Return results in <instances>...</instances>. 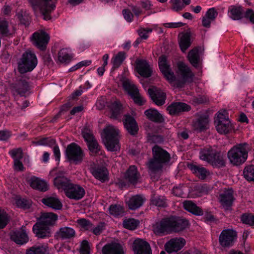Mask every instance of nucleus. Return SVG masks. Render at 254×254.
Returning <instances> with one entry per match:
<instances>
[{"instance_id":"nucleus-1","label":"nucleus","mask_w":254,"mask_h":254,"mask_svg":"<svg viewBox=\"0 0 254 254\" xmlns=\"http://www.w3.org/2000/svg\"><path fill=\"white\" fill-rule=\"evenodd\" d=\"M166 80L176 88H182L193 81L194 74L187 64H159Z\"/></svg>"},{"instance_id":"nucleus-2","label":"nucleus","mask_w":254,"mask_h":254,"mask_svg":"<svg viewBox=\"0 0 254 254\" xmlns=\"http://www.w3.org/2000/svg\"><path fill=\"white\" fill-rule=\"evenodd\" d=\"M152 158L146 163L149 170L151 173H156L162 170L163 166L170 159V154L164 149L156 145L152 147Z\"/></svg>"},{"instance_id":"nucleus-3","label":"nucleus","mask_w":254,"mask_h":254,"mask_svg":"<svg viewBox=\"0 0 254 254\" xmlns=\"http://www.w3.org/2000/svg\"><path fill=\"white\" fill-rule=\"evenodd\" d=\"M250 150V147L248 143H240L234 146L228 151V157L232 164L238 166L246 161Z\"/></svg>"},{"instance_id":"nucleus-4","label":"nucleus","mask_w":254,"mask_h":254,"mask_svg":"<svg viewBox=\"0 0 254 254\" xmlns=\"http://www.w3.org/2000/svg\"><path fill=\"white\" fill-rule=\"evenodd\" d=\"M118 133L119 130L112 126H108L103 129L101 135L108 150L116 151L120 149Z\"/></svg>"},{"instance_id":"nucleus-5","label":"nucleus","mask_w":254,"mask_h":254,"mask_svg":"<svg viewBox=\"0 0 254 254\" xmlns=\"http://www.w3.org/2000/svg\"><path fill=\"white\" fill-rule=\"evenodd\" d=\"M34 8L39 7L45 20L51 19L50 13L56 7L57 0H29Z\"/></svg>"},{"instance_id":"nucleus-6","label":"nucleus","mask_w":254,"mask_h":254,"mask_svg":"<svg viewBox=\"0 0 254 254\" xmlns=\"http://www.w3.org/2000/svg\"><path fill=\"white\" fill-rule=\"evenodd\" d=\"M66 155L70 161L75 164L80 163L84 157V152L80 147L74 143H72L67 146Z\"/></svg>"},{"instance_id":"nucleus-7","label":"nucleus","mask_w":254,"mask_h":254,"mask_svg":"<svg viewBox=\"0 0 254 254\" xmlns=\"http://www.w3.org/2000/svg\"><path fill=\"white\" fill-rule=\"evenodd\" d=\"M226 114V111L219 112L215 121L216 129L221 134H227L232 129V125Z\"/></svg>"},{"instance_id":"nucleus-8","label":"nucleus","mask_w":254,"mask_h":254,"mask_svg":"<svg viewBox=\"0 0 254 254\" xmlns=\"http://www.w3.org/2000/svg\"><path fill=\"white\" fill-rule=\"evenodd\" d=\"M32 44L41 51L46 49L50 40V36L43 30H38L34 32L30 38Z\"/></svg>"},{"instance_id":"nucleus-9","label":"nucleus","mask_w":254,"mask_h":254,"mask_svg":"<svg viewBox=\"0 0 254 254\" xmlns=\"http://www.w3.org/2000/svg\"><path fill=\"white\" fill-rule=\"evenodd\" d=\"M171 217L162 219L156 222L153 226V231L156 235L163 236L172 232Z\"/></svg>"},{"instance_id":"nucleus-10","label":"nucleus","mask_w":254,"mask_h":254,"mask_svg":"<svg viewBox=\"0 0 254 254\" xmlns=\"http://www.w3.org/2000/svg\"><path fill=\"white\" fill-rule=\"evenodd\" d=\"M236 238V231L229 229L223 230L219 238L220 245L224 248L230 247L233 245Z\"/></svg>"},{"instance_id":"nucleus-11","label":"nucleus","mask_w":254,"mask_h":254,"mask_svg":"<svg viewBox=\"0 0 254 254\" xmlns=\"http://www.w3.org/2000/svg\"><path fill=\"white\" fill-rule=\"evenodd\" d=\"M66 196L70 199L79 200L85 195L84 189L81 186L70 184L64 191Z\"/></svg>"},{"instance_id":"nucleus-12","label":"nucleus","mask_w":254,"mask_h":254,"mask_svg":"<svg viewBox=\"0 0 254 254\" xmlns=\"http://www.w3.org/2000/svg\"><path fill=\"white\" fill-rule=\"evenodd\" d=\"M132 250L134 254H152L151 249L149 243L139 238L133 241Z\"/></svg>"},{"instance_id":"nucleus-13","label":"nucleus","mask_w":254,"mask_h":254,"mask_svg":"<svg viewBox=\"0 0 254 254\" xmlns=\"http://www.w3.org/2000/svg\"><path fill=\"white\" fill-rule=\"evenodd\" d=\"M128 94H129L133 102L139 106L143 105L146 100L140 95L137 86L133 81L128 79Z\"/></svg>"},{"instance_id":"nucleus-14","label":"nucleus","mask_w":254,"mask_h":254,"mask_svg":"<svg viewBox=\"0 0 254 254\" xmlns=\"http://www.w3.org/2000/svg\"><path fill=\"white\" fill-rule=\"evenodd\" d=\"M219 199L223 208L229 210L235 200L233 190L232 189L225 190L220 194Z\"/></svg>"},{"instance_id":"nucleus-15","label":"nucleus","mask_w":254,"mask_h":254,"mask_svg":"<svg viewBox=\"0 0 254 254\" xmlns=\"http://www.w3.org/2000/svg\"><path fill=\"white\" fill-rule=\"evenodd\" d=\"M148 93L152 101L157 106H162L166 100L165 94L160 89L155 87L149 88Z\"/></svg>"},{"instance_id":"nucleus-16","label":"nucleus","mask_w":254,"mask_h":254,"mask_svg":"<svg viewBox=\"0 0 254 254\" xmlns=\"http://www.w3.org/2000/svg\"><path fill=\"white\" fill-rule=\"evenodd\" d=\"M27 181L30 186L34 190L43 192L46 191L48 190L49 185L48 183L44 180L34 176L29 178Z\"/></svg>"},{"instance_id":"nucleus-17","label":"nucleus","mask_w":254,"mask_h":254,"mask_svg":"<svg viewBox=\"0 0 254 254\" xmlns=\"http://www.w3.org/2000/svg\"><path fill=\"white\" fill-rule=\"evenodd\" d=\"M186 241L182 238L171 239L165 244V249L169 253L177 252L185 245Z\"/></svg>"},{"instance_id":"nucleus-18","label":"nucleus","mask_w":254,"mask_h":254,"mask_svg":"<svg viewBox=\"0 0 254 254\" xmlns=\"http://www.w3.org/2000/svg\"><path fill=\"white\" fill-rule=\"evenodd\" d=\"M190 110V105L185 103L173 102L167 108V110L171 115H177L183 112H187Z\"/></svg>"},{"instance_id":"nucleus-19","label":"nucleus","mask_w":254,"mask_h":254,"mask_svg":"<svg viewBox=\"0 0 254 254\" xmlns=\"http://www.w3.org/2000/svg\"><path fill=\"white\" fill-rule=\"evenodd\" d=\"M172 232H179L187 228L189 221L185 218L176 216H170Z\"/></svg>"},{"instance_id":"nucleus-20","label":"nucleus","mask_w":254,"mask_h":254,"mask_svg":"<svg viewBox=\"0 0 254 254\" xmlns=\"http://www.w3.org/2000/svg\"><path fill=\"white\" fill-rule=\"evenodd\" d=\"M33 231L36 236L39 238H49L51 236L49 227L38 222L33 226Z\"/></svg>"},{"instance_id":"nucleus-21","label":"nucleus","mask_w":254,"mask_h":254,"mask_svg":"<svg viewBox=\"0 0 254 254\" xmlns=\"http://www.w3.org/2000/svg\"><path fill=\"white\" fill-rule=\"evenodd\" d=\"M10 239L15 243L20 245L26 244L29 240L27 234L23 229L11 232Z\"/></svg>"},{"instance_id":"nucleus-22","label":"nucleus","mask_w":254,"mask_h":254,"mask_svg":"<svg viewBox=\"0 0 254 254\" xmlns=\"http://www.w3.org/2000/svg\"><path fill=\"white\" fill-rule=\"evenodd\" d=\"M102 254H125V252L121 245L117 243H111L103 247Z\"/></svg>"},{"instance_id":"nucleus-23","label":"nucleus","mask_w":254,"mask_h":254,"mask_svg":"<svg viewBox=\"0 0 254 254\" xmlns=\"http://www.w3.org/2000/svg\"><path fill=\"white\" fill-rule=\"evenodd\" d=\"M203 54V50L201 47H195L189 52L188 58L190 64H198L201 61Z\"/></svg>"},{"instance_id":"nucleus-24","label":"nucleus","mask_w":254,"mask_h":254,"mask_svg":"<svg viewBox=\"0 0 254 254\" xmlns=\"http://www.w3.org/2000/svg\"><path fill=\"white\" fill-rule=\"evenodd\" d=\"M13 92L21 96H24L29 90L28 83L25 80L19 79L16 83L13 84L12 86Z\"/></svg>"},{"instance_id":"nucleus-25","label":"nucleus","mask_w":254,"mask_h":254,"mask_svg":"<svg viewBox=\"0 0 254 254\" xmlns=\"http://www.w3.org/2000/svg\"><path fill=\"white\" fill-rule=\"evenodd\" d=\"M144 115L149 120L155 123H161L164 121L163 116L155 109L150 108L145 110Z\"/></svg>"},{"instance_id":"nucleus-26","label":"nucleus","mask_w":254,"mask_h":254,"mask_svg":"<svg viewBox=\"0 0 254 254\" xmlns=\"http://www.w3.org/2000/svg\"><path fill=\"white\" fill-rule=\"evenodd\" d=\"M244 12L242 6L240 5H231L228 8V15L234 20H238L243 17Z\"/></svg>"},{"instance_id":"nucleus-27","label":"nucleus","mask_w":254,"mask_h":254,"mask_svg":"<svg viewBox=\"0 0 254 254\" xmlns=\"http://www.w3.org/2000/svg\"><path fill=\"white\" fill-rule=\"evenodd\" d=\"M58 219V216L53 213H43L41 214L38 222L45 226L49 227L55 224Z\"/></svg>"},{"instance_id":"nucleus-28","label":"nucleus","mask_w":254,"mask_h":254,"mask_svg":"<svg viewBox=\"0 0 254 254\" xmlns=\"http://www.w3.org/2000/svg\"><path fill=\"white\" fill-rule=\"evenodd\" d=\"M145 200V197L142 195H134L128 201V207L131 210L138 209L142 205Z\"/></svg>"},{"instance_id":"nucleus-29","label":"nucleus","mask_w":254,"mask_h":254,"mask_svg":"<svg viewBox=\"0 0 254 254\" xmlns=\"http://www.w3.org/2000/svg\"><path fill=\"white\" fill-rule=\"evenodd\" d=\"M42 202L45 205L55 210H60L63 207L62 203L56 197H48L43 198Z\"/></svg>"},{"instance_id":"nucleus-30","label":"nucleus","mask_w":254,"mask_h":254,"mask_svg":"<svg viewBox=\"0 0 254 254\" xmlns=\"http://www.w3.org/2000/svg\"><path fill=\"white\" fill-rule=\"evenodd\" d=\"M179 45L182 52L186 51L191 45L190 35L188 32L182 33L179 36Z\"/></svg>"},{"instance_id":"nucleus-31","label":"nucleus","mask_w":254,"mask_h":254,"mask_svg":"<svg viewBox=\"0 0 254 254\" xmlns=\"http://www.w3.org/2000/svg\"><path fill=\"white\" fill-rule=\"evenodd\" d=\"M184 208L191 212L193 214L198 216L202 215L203 214V210L194 203L190 200L185 201L183 203Z\"/></svg>"},{"instance_id":"nucleus-32","label":"nucleus","mask_w":254,"mask_h":254,"mask_svg":"<svg viewBox=\"0 0 254 254\" xmlns=\"http://www.w3.org/2000/svg\"><path fill=\"white\" fill-rule=\"evenodd\" d=\"M189 168L193 174L201 180H204L209 174L205 168L200 166L190 164Z\"/></svg>"},{"instance_id":"nucleus-33","label":"nucleus","mask_w":254,"mask_h":254,"mask_svg":"<svg viewBox=\"0 0 254 254\" xmlns=\"http://www.w3.org/2000/svg\"><path fill=\"white\" fill-rule=\"evenodd\" d=\"M110 108L112 111V116L115 119H119L123 113V107L119 100H115L111 102L110 105Z\"/></svg>"},{"instance_id":"nucleus-34","label":"nucleus","mask_w":254,"mask_h":254,"mask_svg":"<svg viewBox=\"0 0 254 254\" xmlns=\"http://www.w3.org/2000/svg\"><path fill=\"white\" fill-rule=\"evenodd\" d=\"M92 174L97 179L102 182L108 180V171L105 167H97L93 169Z\"/></svg>"},{"instance_id":"nucleus-35","label":"nucleus","mask_w":254,"mask_h":254,"mask_svg":"<svg viewBox=\"0 0 254 254\" xmlns=\"http://www.w3.org/2000/svg\"><path fill=\"white\" fill-rule=\"evenodd\" d=\"M140 179V175L138 173L136 167L130 166L128 169V183L135 185L138 183Z\"/></svg>"},{"instance_id":"nucleus-36","label":"nucleus","mask_w":254,"mask_h":254,"mask_svg":"<svg viewBox=\"0 0 254 254\" xmlns=\"http://www.w3.org/2000/svg\"><path fill=\"white\" fill-rule=\"evenodd\" d=\"M208 123V120L207 118L201 117L193 121L192 126L195 130L201 132L206 129Z\"/></svg>"},{"instance_id":"nucleus-37","label":"nucleus","mask_w":254,"mask_h":254,"mask_svg":"<svg viewBox=\"0 0 254 254\" xmlns=\"http://www.w3.org/2000/svg\"><path fill=\"white\" fill-rule=\"evenodd\" d=\"M135 70L141 76L145 78L151 76L152 73L149 64H136Z\"/></svg>"},{"instance_id":"nucleus-38","label":"nucleus","mask_w":254,"mask_h":254,"mask_svg":"<svg viewBox=\"0 0 254 254\" xmlns=\"http://www.w3.org/2000/svg\"><path fill=\"white\" fill-rule=\"evenodd\" d=\"M73 58V55L67 49H63L58 53V59L61 63H69Z\"/></svg>"},{"instance_id":"nucleus-39","label":"nucleus","mask_w":254,"mask_h":254,"mask_svg":"<svg viewBox=\"0 0 254 254\" xmlns=\"http://www.w3.org/2000/svg\"><path fill=\"white\" fill-rule=\"evenodd\" d=\"M54 183L58 189H62L65 190L68 186L71 184L69 181L64 176H57L54 180Z\"/></svg>"},{"instance_id":"nucleus-40","label":"nucleus","mask_w":254,"mask_h":254,"mask_svg":"<svg viewBox=\"0 0 254 254\" xmlns=\"http://www.w3.org/2000/svg\"><path fill=\"white\" fill-rule=\"evenodd\" d=\"M215 150H213L211 148L206 147L202 149L199 152V158L200 159L206 161L210 163L212 160V157L215 153Z\"/></svg>"},{"instance_id":"nucleus-41","label":"nucleus","mask_w":254,"mask_h":254,"mask_svg":"<svg viewBox=\"0 0 254 254\" xmlns=\"http://www.w3.org/2000/svg\"><path fill=\"white\" fill-rule=\"evenodd\" d=\"M22 64H37V57L33 52L26 51L22 55Z\"/></svg>"},{"instance_id":"nucleus-42","label":"nucleus","mask_w":254,"mask_h":254,"mask_svg":"<svg viewBox=\"0 0 254 254\" xmlns=\"http://www.w3.org/2000/svg\"><path fill=\"white\" fill-rule=\"evenodd\" d=\"M138 130V126L134 118L128 115V133L135 136L137 134Z\"/></svg>"},{"instance_id":"nucleus-43","label":"nucleus","mask_w":254,"mask_h":254,"mask_svg":"<svg viewBox=\"0 0 254 254\" xmlns=\"http://www.w3.org/2000/svg\"><path fill=\"white\" fill-rule=\"evenodd\" d=\"M59 235L63 239H68L74 237L75 232L72 228L64 227L60 229Z\"/></svg>"},{"instance_id":"nucleus-44","label":"nucleus","mask_w":254,"mask_h":254,"mask_svg":"<svg viewBox=\"0 0 254 254\" xmlns=\"http://www.w3.org/2000/svg\"><path fill=\"white\" fill-rule=\"evenodd\" d=\"M150 200L152 204L158 207H165L167 206L166 199L164 196L153 194Z\"/></svg>"},{"instance_id":"nucleus-45","label":"nucleus","mask_w":254,"mask_h":254,"mask_svg":"<svg viewBox=\"0 0 254 254\" xmlns=\"http://www.w3.org/2000/svg\"><path fill=\"white\" fill-rule=\"evenodd\" d=\"M211 160L209 163L211 164L213 166L219 167L225 166V161L223 156L216 151Z\"/></svg>"},{"instance_id":"nucleus-46","label":"nucleus","mask_w":254,"mask_h":254,"mask_svg":"<svg viewBox=\"0 0 254 254\" xmlns=\"http://www.w3.org/2000/svg\"><path fill=\"white\" fill-rule=\"evenodd\" d=\"M117 83L119 88H122L125 93H127V74L124 72L117 78Z\"/></svg>"},{"instance_id":"nucleus-47","label":"nucleus","mask_w":254,"mask_h":254,"mask_svg":"<svg viewBox=\"0 0 254 254\" xmlns=\"http://www.w3.org/2000/svg\"><path fill=\"white\" fill-rule=\"evenodd\" d=\"M109 213L111 215L116 217L122 216L124 210L123 207L119 204H112L109 208Z\"/></svg>"},{"instance_id":"nucleus-48","label":"nucleus","mask_w":254,"mask_h":254,"mask_svg":"<svg viewBox=\"0 0 254 254\" xmlns=\"http://www.w3.org/2000/svg\"><path fill=\"white\" fill-rule=\"evenodd\" d=\"M245 178L248 181L254 182V165L246 167L243 172Z\"/></svg>"},{"instance_id":"nucleus-49","label":"nucleus","mask_w":254,"mask_h":254,"mask_svg":"<svg viewBox=\"0 0 254 254\" xmlns=\"http://www.w3.org/2000/svg\"><path fill=\"white\" fill-rule=\"evenodd\" d=\"M16 16L21 24L24 25L28 24L29 15L25 10L22 9L18 10L16 13Z\"/></svg>"},{"instance_id":"nucleus-50","label":"nucleus","mask_w":254,"mask_h":254,"mask_svg":"<svg viewBox=\"0 0 254 254\" xmlns=\"http://www.w3.org/2000/svg\"><path fill=\"white\" fill-rule=\"evenodd\" d=\"M46 249L43 246H34L27 249L26 254H45Z\"/></svg>"},{"instance_id":"nucleus-51","label":"nucleus","mask_w":254,"mask_h":254,"mask_svg":"<svg viewBox=\"0 0 254 254\" xmlns=\"http://www.w3.org/2000/svg\"><path fill=\"white\" fill-rule=\"evenodd\" d=\"M89 150L93 153H99L101 147L99 145L97 140L95 138L91 141L87 142Z\"/></svg>"},{"instance_id":"nucleus-52","label":"nucleus","mask_w":254,"mask_h":254,"mask_svg":"<svg viewBox=\"0 0 254 254\" xmlns=\"http://www.w3.org/2000/svg\"><path fill=\"white\" fill-rule=\"evenodd\" d=\"M9 34L7 21L4 19H0V35L7 36Z\"/></svg>"},{"instance_id":"nucleus-53","label":"nucleus","mask_w":254,"mask_h":254,"mask_svg":"<svg viewBox=\"0 0 254 254\" xmlns=\"http://www.w3.org/2000/svg\"><path fill=\"white\" fill-rule=\"evenodd\" d=\"M126 58V53L124 52H119L118 53L113 56L111 62L113 64H122Z\"/></svg>"},{"instance_id":"nucleus-54","label":"nucleus","mask_w":254,"mask_h":254,"mask_svg":"<svg viewBox=\"0 0 254 254\" xmlns=\"http://www.w3.org/2000/svg\"><path fill=\"white\" fill-rule=\"evenodd\" d=\"M243 223L254 226V215L252 214H244L241 218Z\"/></svg>"},{"instance_id":"nucleus-55","label":"nucleus","mask_w":254,"mask_h":254,"mask_svg":"<svg viewBox=\"0 0 254 254\" xmlns=\"http://www.w3.org/2000/svg\"><path fill=\"white\" fill-rule=\"evenodd\" d=\"M9 221L7 214L3 210L0 209V229L5 227Z\"/></svg>"},{"instance_id":"nucleus-56","label":"nucleus","mask_w":254,"mask_h":254,"mask_svg":"<svg viewBox=\"0 0 254 254\" xmlns=\"http://www.w3.org/2000/svg\"><path fill=\"white\" fill-rule=\"evenodd\" d=\"M82 134L86 142L95 139L92 131L88 127H84L82 130Z\"/></svg>"},{"instance_id":"nucleus-57","label":"nucleus","mask_w":254,"mask_h":254,"mask_svg":"<svg viewBox=\"0 0 254 254\" xmlns=\"http://www.w3.org/2000/svg\"><path fill=\"white\" fill-rule=\"evenodd\" d=\"M56 141L53 138H44L36 142V145H48L52 146L55 144Z\"/></svg>"},{"instance_id":"nucleus-58","label":"nucleus","mask_w":254,"mask_h":254,"mask_svg":"<svg viewBox=\"0 0 254 254\" xmlns=\"http://www.w3.org/2000/svg\"><path fill=\"white\" fill-rule=\"evenodd\" d=\"M36 65V64H18V70L21 74H23L32 71Z\"/></svg>"},{"instance_id":"nucleus-59","label":"nucleus","mask_w":254,"mask_h":254,"mask_svg":"<svg viewBox=\"0 0 254 254\" xmlns=\"http://www.w3.org/2000/svg\"><path fill=\"white\" fill-rule=\"evenodd\" d=\"M106 224L105 223H100L96 226H92V229L90 230L95 235H99L105 229Z\"/></svg>"},{"instance_id":"nucleus-60","label":"nucleus","mask_w":254,"mask_h":254,"mask_svg":"<svg viewBox=\"0 0 254 254\" xmlns=\"http://www.w3.org/2000/svg\"><path fill=\"white\" fill-rule=\"evenodd\" d=\"M90 245L88 242L86 240H83L80 244L79 252L80 254H90Z\"/></svg>"},{"instance_id":"nucleus-61","label":"nucleus","mask_w":254,"mask_h":254,"mask_svg":"<svg viewBox=\"0 0 254 254\" xmlns=\"http://www.w3.org/2000/svg\"><path fill=\"white\" fill-rule=\"evenodd\" d=\"M9 154L14 160L16 159L20 160L22 158V151L20 148L14 149L9 151Z\"/></svg>"},{"instance_id":"nucleus-62","label":"nucleus","mask_w":254,"mask_h":254,"mask_svg":"<svg viewBox=\"0 0 254 254\" xmlns=\"http://www.w3.org/2000/svg\"><path fill=\"white\" fill-rule=\"evenodd\" d=\"M78 224L83 229L90 231L92 229V223L85 219H80L77 220Z\"/></svg>"},{"instance_id":"nucleus-63","label":"nucleus","mask_w":254,"mask_h":254,"mask_svg":"<svg viewBox=\"0 0 254 254\" xmlns=\"http://www.w3.org/2000/svg\"><path fill=\"white\" fill-rule=\"evenodd\" d=\"M152 29L150 28H141L138 30V35L141 39L146 40L148 38V34L151 33Z\"/></svg>"},{"instance_id":"nucleus-64","label":"nucleus","mask_w":254,"mask_h":254,"mask_svg":"<svg viewBox=\"0 0 254 254\" xmlns=\"http://www.w3.org/2000/svg\"><path fill=\"white\" fill-rule=\"evenodd\" d=\"M218 12L214 7L209 8L206 12L205 15L213 21H214L218 15Z\"/></svg>"}]
</instances>
